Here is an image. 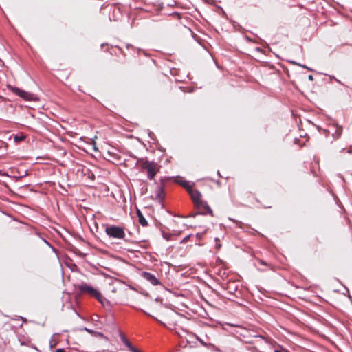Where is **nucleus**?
<instances>
[{
  "label": "nucleus",
  "instance_id": "23",
  "mask_svg": "<svg viewBox=\"0 0 352 352\" xmlns=\"http://www.w3.org/2000/svg\"><path fill=\"white\" fill-rule=\"evenodd\" d=\"M43 241H44V242H45V243H47V245H50L49 243H48L46 240L43 239Z\"/></svg>",
  "mask_w": 352,
  "mask_h": 352
},
{
  "label": "nucleus",
  "instance_id": "26",
  "mask_svg": "<svg viewBox=\"0 0 352 352\" xmlns=\"http://www.w3.org/2000/svg\"><path fill=\"white\" fill-rule=\"evenodd\" d=\"M188 239V237H186L184 239V241H186Z\"/></svg>",
  "mask_w": 352,
  "mask_h": 352
},
{
  "label": "nucleus",
  "instance_id": "18",
  "mask_svg": "<svg viewBox=\"0 0 352 352\" xmlns=\"http://www.w3.org/2000/svg\"><path fill=\"white\" fill-rule=\"evenodd\" d=\"M197 340L200 342V343L204 345V346H206V343L201 339H199L198 337H197Z\"/></svg>",
  "mask_w": 352,
  "mask_h": 352
},
{
  "label": "nucleus",
  "instance_id": "13",
  "mask_svg": "<svg viewBox=\"0 0 352 352\" xmlns=\"http://www.w3.org/2000/svg\"><path fill=\"white\" fill-rule=\"evenodd\" d=\"M25 138V136L23 134L21 135H16L14 138L15 142H19L21 141L24 140Z\"/></svg>",
  "mask_w": 352,
  "mask_h": 352
},
{
  "label": "nucleus",
  "instance_id": "19",
  "mask_svg": "<svg viewBox=\"0 0 352 352\" xmlns=\"http://www.w3.org/2000/svg\"><path fill=\"white\" fill-rule=\"evenodd\" d=\"M56 352H65L63 349H56Z\"/></svg>",
  "mask_w": 352,
  "mask_h": 352
},
{
  "label": "nucleus",
  "instance_id": "21",
  "mask_svg": "<svg viewBox=\"0 0 352 352\" xmlns=\"http://www.w3.org/2000/svg\"><path fill=\"white\" fill-rule=\"evenodd\" d=\"M84 330H85L86 331L89 332V333L92 332L91 330H90V329L86 328V327L84 328Z\"/></svg>",
  "mask_w": 352,
  "mask_h": 352
},
{
  "label": "nucleus",
  "instance_id": "20",
  "mask_svg": "<svg viewBox=\"0 0 352 352\" xmlns=\"http://www.w3.org/2000/svg\"><path fill=\"white\" fill-rule=\"evenodd\" d=\"M308 78H309V80H314V77H313V76H312V75H309V76H308Z\"/></svg>",
  "mask_w": 352,
  "mask_h": 352
},
{
  "label": "nucleus",
  "instance_id": "15",
  "mask_svg": "<svg viewBox=\"0 0 352 352\" xmlns=\"http://www.w3.org/2000/svg\"><path fill=\"white\" fill-rule=\"evenodd\" d=\"M258 263H261V265H269L265 261H264L262 259H258Z\"/></svg>",
  "mask_w": 352,
  "mask_h": 352
},
{
  "label": "nucleus",
  "instance_id": "16",
  "mask_svg": "<svg viewBox=\"0 0 352 352\" xmlns=\"http://www.w3.org/2000/svg\"><path fill=\"white\" fill-rule=\"evenodd\" d=\"M163 236H164V238H165L168 241L170 239V236H168L166 234H163Z\"/></svg>",
  "mask_w": 352,
  "mask_h": 352
},
{
  "label": "nucleus",
  "instance_id": "8",
  "mask_svg": "<svg viewBox=\"0 0 352 352\" xmlns=\"http://www.w3.org/2000/svg\"><path fill=\"white\" fill-rule=\"evenodd\" d=\"M177 316V314L173 313V311H168L166 314H162V318L164 322L160 320L161 323L166 325V323L171 324L174 322V318Z\"/></svg>",
  "mask_w": 352,
  "mask_h": 352
},
{
  "label": "nucleus",
  "instance_id": "3",
  "mask_svg": "<svg viewBox=\"0 0 352 352\" xmlns=\"http://www.w3.org/2000/svg\"><path fill=\"white\" fill-rule=\"evenodd\" d=\"M78 289L82 293H86L96 298L104 307L109 305L108 300L103 298L102 294L93 287L86 283H82L78 285Z\"/></svg>",
  "mask_w": 352,
  "mask_h": 352
},
{
  "label": "nucleus",
  "instance_id": "17",
  "mask_svg": "<svg viewBox=\"0 0 352 352\" xmlns=\"http://www.w3.org/2000/svg\"><path fill=\"white\" fill-rule=\"evenodd\" d=\"M105 231H106L107 234L110 236V227L107 226L105 228Z\"/></svg>",
  "mask_w": 352,
  "mask_h": 352
},
{
  "label": "nucleus",
  "instance_id": "7",
  "mask_svg": "<svg viewBox=\"0 0 352 352\" xmlns=\"http://www.w3.org/2000/svg\"><path fill=\"white\" fill-rule=\"evenodd\" d=\"M141 276L142 278L150 282L153 285H158L161 284L155 275L150 272H142L141 273Z\"/></svg>",
  "mask_w": 352,
  "mask_h": 352
},
{
  "label": "nucleus",
  "instance_id": "22",
  "mask_svg": "<svg viewBox=\"0 0 352 352\" xmlns=\"http://www.w3.org/2000/svg\"><path fill=\"white\" fill-rule=\"evenodd\" d=\"M111 241H115V242H119V240H118V239H111Z\"/></svg>",
  "mask_w": 352,
  "mask_h": 352
},
{
  "label": "nucleus",
  "instance_id": "11",
  "mask_svg": "<svg viewBox=\"0 0 352 352\" xmlns=\"http://www.w3.org/2000/svg\"><path fill=\"white\" fill-rule=\"evenodd\" d=\"M137 214H138V219H139V223L142 226H146L148 225V223H147V221L146 220V219L144 217L143 214H142V212L138 210L137 211Z\"/></svg>",
  "mask_w": 352,
  "mask_h": 352
},
{
  "label": "nucleus",
  "instance_id": "12",
  "mask_svg": "<svg viewBox=\"0 0 352 352\" xmlns=\"http://www.w3.org/2000/svg\"><path fill=\"white\" fill-rule=\"evenodd\" d=\"M342 133V126H336V131H335V133H333V136L335 138H338L340 137Z\"/></svg>",
  "mask_w": 352,
  "mask_h": 352
},
{
  "label": "nucleus",
  "instance_id": "10",
  "mask_svg": "<svg viewBox=\"0 0 352 352\" xmlns=\"http://www.w3.org/2000/svg\"><path fill=\"white\" fill-rule=\"evenodd\" d=\"M176 182L184 188L188 192H189V190L193 187V185L190 184L189 182L186 180L177 179Z\"/></svg>",
  "mask_w": 352,
  "mask_h": 352
},
{
  "label": "nucleus",
  "instance_id": "24",
  "mask_svg": "<svg viewBox=\"0 0 352 352\" xmlns=\"http://www.w3.org/2000/svg\"><path fill=\"white\" fill-rule=\"evenodd\" d=\"M274 352H283V351H280V350H275Z\"/></svg>",
  "mask_w": 352,
  "mask_h": 352
},
{
  "label": "nucleus",
  "instance_id": "25",
  "mask_svg": "<svg viewBox=\"0 0 352 352\" xmlns=\"http://www.w3.org/2000/svg\"><path fill=\"white\" fill-rule=\"evenodd\" d=\"M21 318L23 320V321H26V319L23 318V317H21Z\"/></svg>",
  "mask_w": 352,
  "mask_h": 352
},
{
  "label": "nucleus",
  "instance_id": "14",
  "mask_svg": "<svg viewBox=\"0 0 352 352\" xmlns=\"http://www.w3.org/2000/svg\"><path fill=\"white\" fill-rule=\"evenodd\" d=\"M342 153H352V146H351L349 148H343L342 151H341Z\"/></svg>",
  "mask_w": 352,
  "mask_h": 352
},
{
  "label": "nucleus",
  "instance_id": "1",
  "mask_svg": "<svg viewBox=\"0 0 352 352\" xmlns=\"http://www.w3.org/2000/svg\"><path fill=\"white\" fill-rule=\"evenodd\" d=\"M111 239L119 240V242L111 241V250L120 251L121 249H125L128 240L126 239L124 228L111 226Z\"/></svg>",
  "mask_w": 352,
  "mask_h": 352
},
{
  "label": "nucleus",
  "instance_id": "6",
  "mask_svg": "<svg viewBox=\"0 0 352 352\" xmlns=\"http://www.w3.org/2000/svg\"><path fill=\"white\" fill-rule=\"evenodd\" d=\"M11 89L13 93H14L17 96H20L21 98H23V99H25L26 100H29V101L37 100L36 96L32 93L25 91L22 90L16 87H12Z\"/></svg>",
  "mask_w": 352,
  "mask_h": 352
},
{
  "label": "nucleus",
  "instance_id": "5",
  "mask_svg": "<svg viewBox=\"0 0 352 352\" xmlns=\"http://www.w3.org/2000/svg\"><path fill=\"white\" fill-rule=\"evenodd\" d=\"M114 334L118 335L120 337L121 340L122 342L128 347V349L131 352H142L139 349L135 348L133 346V345L131 344V342L127 340L126 335L120 331V328L118 327H116L114 328Z\"/></svg>",
  "mask_w": 352,
  "mask_h": 352
},
{
  "label": "nucleus",
  "instance_id": "4",
  "mask_svg": "<svg viewBox=\"0 0 352 352\" xmlns=\"http://www.w3.org/2000/svg\"><path fill=\"white\" fill-rule=\"evenodd\" d=\"M141 167L147 171L149 179H153L156 174L157 164L153 162L142 160L140 162Z\"/></svg>",
  "mask_w": 352,
  "mask_h": 352
},
{
  "label": "nucleus",
  "instance_id": "2",
  "mask_svg": "<svg viewBox=\"0 0 352 352\" xmlns=\"http://www.w3.org/2000/svg\"><path fill=\"white\" fill-rule=\"evenodd\" d=\"M188 194L190 195L191 199L192 200L195 206L200 211L201 214L213 216L212 209L208 206L207 202L201 199L202 195L198 190L195 189L192 187L190 188V190H189Z\"/></svg>",
  "mask_w": 352,
  "mask_h": 352
},
{
  "label": "nucleus",
  "instance_id": "9",
  "mask_svg": "<svg viewBox=\"0 0 352 352\" xmlns=\"http://www.w3.org/2000/svg\"><path fill=\"white\" fill-rule=\"evenodd\" d=\"M155 199L162 201L164 199L165 193L163 187L161 186H157L155 191Z\"/></svg>",
  "mask_w": 352,
  "mask_h": 352
}]
</instances>
